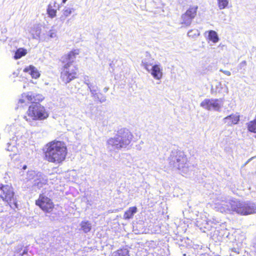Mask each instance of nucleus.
Here are the masks:
<instances>
[{
	"label": "nucleus",
	"instance_id": "1",
	"mask_svg": "<svg viewBox=\"0 0 256 256\" xmlns=\"http://www.w3.org/2000/svg\"><path fill=\"white\" fill-rule=\"evenodd\" d=\"M26 98L32 103L27 111V116H24V118L26 121L30 122L31 120H44L48 116L44 106L38 103L43 99L42 95L28 92Z\"/></svg>",
	"mask_w": 256,
	"mask_h": 256
},
{
	"label": "nucleus",
	"instance_id": "2",
	"mask_svg": "<svg viewBox=\"0 0 256 256\" xmlns=\"http://www.w3.org/2000/svg\"><path fill=\"white\" fill-rule=\"evenodd\" d=\"M132 138L133 135L128 129L120 128L114 137L107 140L106 148L109 152H114L126 148L130 143Z\"/></svg>",
	"mask_w": 256,
	"mask_h": 256
},
{
	"label": "nucleus",
	"instance_id": "3",
	"mask_svg": "<svg viewBox=\"0 0 256 256\" xmlns=\"http://www.w3.org/2000/svg\"><path fill=\"white\" fill-rule=\"evenodd\" d=\"M46 147L45 156L48 162L60 163L65 159L66 148L64 142H52L47 144Z\"/></svg>",
	"mask_w": 256,
	"mask_h": 256
},
{
	"label": "nucleus",
	"instance_id": "4",
	"mask_svg": "<svg viewBox=\"0 0 256 256\" xmlns=\"http://www.w3.org/2000/svg\"><path fill=\"white\" fill-rule=\"evenodd\" d=\"M79 54V50H76L70 52L64 58H62V62L66 64L64 66L61 72L60 78L66 84L70 82L76 78V72L74 68L72 62L76 58V56Z\"/></svg>",
	"mask_w": 256,
	"mask_h": 256
},
{
	"label": "nucleus",
	"instance_id": "5",
	"mask_svg": "<svg viewBox=\"0 0 256 256\" xmlns=\"http://www.w3.org/2000/svg\"><path fill=\"white\" fill-rule=\"evenodd\" d=\"M22 175L24 180L26 182H30L33 186H37L38 188H41L48 182L46 176L38 171L28 170L26 174L24 172Z\"/></svg>",
	"mask_w": 256,
	"mask_h": 256
},
{
	"label": "nucleus",
	"instance_id": "6",
	"mask_svg": "<svg viewBox=\"0 0 256 256\" xmlns=\"http://www.w3.org/2000/svg\"><path fill=\"white\" fill-rule=\"evenodd\" d=\"M236 199L228 200L226 197L220 195L214 200L215 208L218 211L222 213L232 214L235 212L233 206Z\"/></svg>",
	"mask_w": 256,
	"mask_h": 256
},
{
	"label": "nucleus",
	"instance_id": "7",
	"mask_svg": "<svg viewBox=\"0 0 256 256\" xmlns=\"http://www.w3.org/2000/svg\"><path fill=\"white\" fill-rule=\"evenodd\" d=\"M233 207L235 212L242 216L256 214V204L251 201L241 202L236 200Z\"/></svg>",
	"mask_w": 256,
	"mask_h": 256
},
{
	"label": "nucleus",
	"instance_id": "8",
	"mask_svg": "<svg viewBox=\"0 0 256 256\" xmlns=\"http://www.w3.org/2000/svg\"><path fill=\"white\" fill-rule=\"evenodd\" d=\"M0 197L8 202L16 204L13 188L10 185L0 184Z\"/></svg>",
	"mask_w": 256,
	"mask_h": 256
},
{
	"label": "nucleus",
	"instance_id": "9",
	"mask_svg": "<svg viewBox=\"0 0 256 256\" xmlns=\"http://www.w3.org/2000/svg\"><path fill=\"white\" fill-rule=\"evenodd\" d=\"M168 160L170 165L174 168L178 169V166H182L180 165V163L178 162L180 160L182 161V162H186V156L183 152L178 150H173L171 152Z\"/></svg>",
	"mask_w": 256,
	"mask_h": 256
},
{
	"label": "nucleus",
	"instance_id": "10",
	"mask_svg": "<svg viewBox=\"0 0 256 256\" xmlns=\"http://www.w3.org/2000/svg\"><path fill=\"white\" fill-rule=\"evenodd\" d=\"M198 6H190L188 9L181 16V24L185 26L190 25L192 20L196 17Z\"/></svg>",
	"mask_w": 256,
	"mask_h": 256
},
{
	"label": "nucleus",
	"instance_id": "11",
	"mask_svg": "<svg viewBox=\"0 0 256 256\" xmlns=\"http://www.w3.org/2000/svg\"><path fill=\"white\" fill-rule=\"evenodd\" d=\"M36 204L46 212H51L54 207L52 200L44 194H40L36 202Z\"/></svg>",
	"mask_w": 256,
	"mask_h": 256
},
{
	"label": "nucleus",
	"instance_id": "12",
	"mask_svg": "<svg viewBox=\"0 0 256 256\" xmlns=\"http://www.w3.org/2000/svg\"><path fill=\"white\" fill-rule=\"evenodd\" d=\"M200 106L208 110L220 111L222 106V102L220 100L218 99L206 98L200 103Z\"/></svg>",
	"mask_w": 256,
	"mask_h": 256
},
{
	"label": "nucleus",
	"instance_id": "13",
	"mask_svg": "<svg viewBox=\"0 0 256 256\" xmlns=\"http://www.w3.org/2000/svg\"><path fill=\"white\" fill-rule=\"evenodd\" d=\"M14 218L7 217L0 218V228L4 232L9 233L11 232L10 228L16 224Z\"/></svg>",
	"mask_w": 256,
	"mask_h": 256
},
{
	"label": "nucleus",
	"instance_id": "14",
	"mask_svg": "<svg viewBox=\"0 0 256 256\" xmlns=\"http://www.w3.org/2000/svg\"><path fill=\"white\" fill-rule=\"evenodd\" d=\"M152 76L156 80H160L162 76V69L160 64H154L150 70Z\"/></svg>",
	"mask_w": 256,
	"mask_h": 256
},
{
	"label": "nucleus",
	"instance_id": "15",
	"mask_svg": "<svg viewBox=\"0 0 256 256\" xmlns=\"http://www.w3.org/2000/svg\"><path fill=\"white\" fill-rule=\"evenodd\" d=\"M240 120V116L238 114H233L225 117L223 119V122L227 126H230L236 124Z\"/></svg>",
	"mask_w": 256,
	"mask_h": 256
},
{
	"label": "nucleus",
	"instance_id": "16",
	"mask_svg": "<svg viewBox=\"0 0 256 256\" xmlns=\"http://www.w3.org/2000/svg\"><path fill=\"white\" fill-rule=\"evenodd\" d=\"M24 71L28 73L32 78H37L40 77V73L38 69L33 66H30L26 68Z\"/></svg>",
	"mask_w": 256,
	"mask_h": 256
},
{
	"label": "nucleus",
	"instance_id": "17",
	"mask_svg": "<svg viewBox=\"0 0 256 256\" xmlns=\"http://www.w3.org/2000/svg\"><path fill=\"white\" fill-rule=\"evenodd\" d=\"M178 163H180V165L182 166V167L178 166L179 170H181L182 172L184 174H186L189 172L190 170H191L192 168V166L190 162L188 160L187 158L186 157V160L184 162H182V161H180Z\"/></svg>",
	"mask_w": 256,
	"mask_h": 256
},
{
	"label": "nucleus",
	"instance_id": "18",
	"mask_svg": "<svg viewBox=\"0 0 256 256\" xmlns=\"http://www.w3.org/2000/svg\"><path fill=\"white\" fill-rule=\"evenodd\" d=\"M80 230H82L84 233L90 232L92 230V224L88 220L82 221L80 224Z\"/></svg>",
	"mask_w": 256,
	"mask_h": 256
},
{
	"label": "nucleus",
	"instance_id": "19",
	"mask_svg": "<svg viewBox=\"0 0 256 256\" xmlns=\"http://www.w3.org/2000/svg\"><path fill=\"white\" fill-rule=\"evenodd\" d=\"M137 212V208L136 206H132L126 210L123 216L125 220H128L133 218L134 215Z\"/></svg>",
	"mask_w": 256,
	"mask_h": 256
},
{
	"label": "nucleus",
	"instance_id": "20",
	"mask_svg": "<svg viewBox=\"0 0 256 256\" xmlns=\"http://www.w3.org/2000/svg\"><path fill=\"white\" fill-rule=\"evenodd\" d=\"M91 94L94 100L96 102L103 103L106 101V97L101 93L96 92Z\"/></svg>",
	"mask_w": 256,
	"mask_h": 256
},
{
	"label": "nucleus",
	"instance_id": "21",
	"mask_svg": "<svg viewBox=\"0 0 256 256\" xmlns=\"http://www.w3.org/2000/svg\"><path fill=\"white\" fill-rule=\"evenodd\" d=\"M30 32L33 38L38 39L40 38L41 28L38 26H34Z\"/></svg>",
	"mask_w": 256,
	"mask_h": 256
},
{
	"label": "nucleus",
	"instance_id": "22",
	"mask_svg": "<svg viewBox=\"0 0 256 256\" xmlns=\"http://www.w3.org/2000/svg\"><path fill=\"white\" fill-rule=\"evenodd\" d=\"M208 38L214 43H216L219 40V38L217 33L212 30L208 31Z\"/></svg>",
	"mask_w": 256,
	"mask_h": 256
},
{
	"label": "nucleus",
	"instance_id": "23",
	"mask_svg": "<svg viewBox=\"0 0 256 256\" xmlns=\"http://www.w3.org/2000/svg\"><path fill=\"white\" fill-rule=\"evenodd\" d=\"M112 256H129L128 250L126 249H120L114 252Z\"/></svg>",
	"mask_w": 256,
	"mask_h": 256
},
{
	"label": "nucleus",
	"instance_id": "24",
	"mask_svg": "<svg viewBox=\"0 0 256 256\" xmlns=\"http://www.w3.org/2000/svg\"><path fill=\"white\" fill-rule=\"evenodd\" d=\"M247 126L250 132L256 133V118L247 123Z\"/></svg>",
	"mask_w": 256,
	"mask_h": 256
},
{
	"label": "nucleus",
	"instance_id": "25",
	"mask_svg": "<svg viewBox=\"0 0 256 256\" xmlns=\"http://www.w3.org/2000/svg\"><path fill=\"white\" fill-rule=\"evenodd\" d=\"M26 54V50L24 48H20L17 50L16 51L14 58L16 60H18L22 58V56H25Z\"/></svg>",
	"mask_w": 256,
	"mask_h": 256
},
{
	"label": "nucleus",
	"instance_id": "26",
	"mask_svg": "<svg viewBox=\"0 0 256 256\" xmlns=\"http://www.w3.org/2000/svg\"><path fill=\"white\" fill-rule=\"evenodd\" d=\"M218 6L220 10L226 8L229 3L228 0H217Z\"/></svg>",
	"mask_w": 256,
	"mask_h": 256
},
{
	"label": "nucleus",
	"instance_id": "27",
	"mask_svg": "<svg viewBox=\"0 0 256 256\" xmlns=\"http://www.w3.org/2000/svg\"><path fill=\"white\" fill-rule=\"evenodd\" d=\"M200 34L199 30L197 29L190 30L188 32V36L192 38L198 37Z\"/></svg>",
	"mask_w": 256,
	"mask_h": 256
},
{
	"label": "nucleus",
	"instance_id": "28",
	"mask_svg": "<svg viewBox=\"0 0 256 256\" xmlns=\"http://www.w3.org/2000/svg\"><path fill=\"white\" fill-rule=\"evenodd\" d=\"M47 12L49 16L51 18H54L56 16V10L52 8V6L50 5L48 6Z\"/></svg>",
	"mask_w": 256,
	"mask_h": 256
},
{
	"label": "nucleus",
	"instance_id": "29",
	"mask_svg": "<svg viewBox=\"0 0 256 256\" xmlns=\"http://www.w3.org/2000/svg\"><path fill=\"white\" fill-rule=\"evenodd\" d=\"M88 87L91 94H94V93L98 92V88L96 84H94V83L89 84Z\"/></svg>",
	"mask_w": 256,
	"mask_h": 256
},
{
	"label": "nucleus",
	"instance_id": "30",
	"mask_svg": "<svg viewBox=\"0 0 256 256\" xmlns=\"http://www.w3.org/2000/svg\"><path fill=\"white\" fill-rule=\"evenodd\" d=\"M73 11V9L71 8H66L63 12V14L64 16H62L60 17V18H62V20H64L65 17H66L70 15L72 12Z\"/></svg>",
	"mask_w": 256,
	"mask_h": 256
},
{
	"label": "nucleus",
	"instance_id": "31",
	"mask_svg": "<svg viewBox=\"0 0 256 256\" xmlns=\"http://www.w3.org/2000/svg\"><path fill=\"white\" fill-rule=\"evenodd\" d=\"M142 65L144 68L148 72H150V66H152V64L148 63L144 60L142 61Z\"/></svg>",
	"mask_w": 256,
	"mask_h": 256
},
{
	"label": "nucleus",
	"instance_id": "32",
	"mask_svg": "<svg viewBox=\"0 0 256 256\" xmlns=\"http://www.w3.org/2000/svg\"><path fill=\"white\" fill-rule=\"evenodd\" d=\"M28 94V92L26 94H22V98H20L18 100V104H22L26 103V102H30V101H28L26 98V95Z\"/></svg>",
	"mask_w": 256,
	"mask_h": 256
},
{
	"label": "nucleus",
	"instance_id": "33",
	"mask_svg": "<svg viewBox=\"0 0 256 256\" xmlns=\"http://www.w3.org/2000/svg\"><path fill=\"white\" fill-rule=\"evenodd\" d=\"M48 35L50 38H55L56 37V32L55 30H50L48 32Z\"/></svg>",
	"mask_w": 256,
	"mask_h": 256
},
{
	"label": "nucleus",
	"instance_id": "34",
	"mask_svg": "<svg viewBox=\"0 0 256 256\" xmlns=\"http://www.w3.org/2000/svg\"><path fill=\"white\" fill-rule=\"evenodd\" d=\"M84 83L86 84V86H88L89 84H91L92 82H91L88 78V76H85L84 78Z\"/></svg>",
	"mask_w": 256,
	"mask_h": 256
},
{
	"label": "nucleus",
	"instance_id": "35",
	"mask_svg": "<svg viewBox=\"0 0 256 256\" xmlns=\"http://www.w3.org/2000/svg\"><path fill=\"white\" fill-rule=\"evenodd\" d=\"M8 148H7V150L8 151H14V149L15 148V147L13 146H10V145L11 144H10V143H8Z\"/></svg>",
	"mask_w": 256,
	"mask_h": 256
},
{
	"label": "nucleus",
	"instance_id": "36",
	"mask_svg": "<svg viewBox=\"0 0 256 256\" xmlns=\"http://www.w3.org/2000/svg\"><path fill=\"white\" fill-rule=\"evenodd\" d=\"M220 72H222L224 74H226V76H230L231 74V73L230 71L228 70H220Z\"/></svg>",
	"mask_w": 256,
	"mask_h": 256
},
{
	"label": "nucleus",
	"instance_id": "37",
	"mask_svg": "<svg viewBox=\"0 0 256 256\" xmlns=\"http://www.w3.org/2000/svg\"><path fill=\"white\" fill-rule=\"evenodd\" d=\"M110 66L112 69V71H114V61H112L110 64Z\"/></svg>",
	"mask_w": 256,
	"mask_h": 256
},
{
	"label": "nucleus",
	"instance_id": "38",
	"mask_svg": "<svg viewBox=\"0 0 256 256\" xmlns=\"http://www.w3.org/2000/svg\"><path fill=\"white\" fill-rule=\"evenodd\" d=\"M254 251L256 253V240H255L254 242Z\"/></svg>",
	"mask_w": 256,
	"mask_h": 256
},
{
	"label": "nucleus",
	"instance_id": "39",
	"mask_svg": "<svg viewBox=\"0 0 256 256\" xmlns=\"http://www.w3.org/2000/svg\"><path fill=\"white\" fill-rule=\"evenodd\" d=\"M108 90V88H106H106H104V92H107Z\"/></svg>",
	"mask_w": 256,
	"mask_h": 256
},
{
	"label": "nucleus",
	"instance_id": "40",
	"mask_svg": "<svg viewBox=\"0 0 256 256\" xmlns=\"http://www.w3.org/2000/svg\"><path fill=\"white\" fill-rule=\"evenodd\" d=\"M240 64H241V65L244 64V66H245V65H246V61H243V62H242L240 63Z\"/></svg>",
	"mask_w": 256,
	"mask_h": 256
},
{
	"label": "nucleus",
	"instance_id": "41",
	"mask_svg": "<svg viewBox=\"0 0 256 256\" xmlns=\"http://www.w3.org/2000/svg\"><path fill=\"white\" fill-rule=\"evenodd\" d=\"M22 168H23L24 170H26V166H23Z\"/></svg>",
	"mask_w": 256,
	"mask_h": 256
},
{
	"label": "nucleus",
	"instance_id": "42",
	"mask_svg": "<svg viewBox=\"0 0 256 256\" xmlns=\"http://www.w3.org/2000/svg\"><path fill=\"white\" fill-rule=\"evenodd\" d=\"M67 0H62V2L65 3Z\"/></svg>",
	"mask_w": 256,
	"mask_h": 256
},
{
	"label": "nucleus",
	"instance_id": "43",
	"mask_svg": "<svg viewBox=\"0 0 256 256\" xmlns=\"http://www.w3.org/2000/svg\"><path fill=\"white\" fill-rule=\"evenodd\" d=\"M14 128V127H13V126H11V129H12V128Z\"/></svg>",
	"mask_w": 256,
	"mask_h": 256
}]
</instances>
